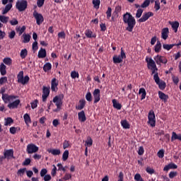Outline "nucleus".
I'll use <instances>...</instances> for the list:
<instances>
[{
  "label": "nucleus",
  "instance_id": "16",
  "mask_svg": "<svg viewBox=\"0 0 181 181\" xmlns=\"http://www.w3.org/2000/svg\"><path fill=\"white\" fill-rule=\"evenodd\" d=\"M57 86H59V81L56 78H52L51 81V90L52 91L57 92Z\"/></svg>",
  "mask_w": 181,
  "mask_h": 181
},
{
  "label": "nucleus",
  "instance_id": "32",
  "mask_svg": "<svg viewBox=\"0 0 181 181\" xmlns=\"http://www.w3.org/2000/svg\"><path fill=\"white\" fill-rule=\"evenodd\" d=\"M139 94H141V100H145L146 98V90L144 88H141L139 90Z\"/></svg>",
  "mask_w": 181,
  "mask_h": 181
},
{
  "label": "nucleus",
  "instance_id": "12",
  "mask_svg": "<svg viewBox=\"0 0 181 181\" xmlns=\"http://www.w3.org/2000/svg\"><path fill=\"white\" fill-rule=\"evenodd\" d=\"M154 60L156 63L158 65H160V63H162L163 64H166V63H168V59H166V57H165L164 56H160L159 54L154 57Z\"/></svg>",
  "mask_w": 181,
  "mask_h": 181
},
{
  "label": "nucleus",
  "instance_id": "61",
  "mask_svg": "<svg viewBox=\"0 0 181 181\" xmlns=\"http://www.w3.org/2000/svg\"><path fill=\"white\" fill-rule=\"evenodd\" d=\"M172 78L174 84H176V85L179 84V77L175 76V75H173L172 76Z\"/></svg>",
  "mask_w": 181,
  "mask_h": 181
},
{
  "label": "nucleus",
  "instance_id": "55",
  "mask_svg": "<svg viewBox=\"0 0 181 181\" xmlns=\"http://www.w3.org/2000/svg\"><path fill=\"white\" fill-rule=\"evenodd\" d=\"M151 4V0H146L144 3L141 5V8H148V6Z\"/></svg>",
  "mask_w": 181,
  "mask_h": 181
},
{
  "label": "nucleus",
  "instance_id": "22",
  "mask_svg": "<svg viewBox=\"0 0 181 181\" xmlns=\"http://www.w3.org/2000/svg\"><path fill=\"white\" fill-rule=\"evenodd\" d=\"M169 25H171L172 29L174 30L175 33H177V29H179L180 24L177 21H169Z\"/></svg>",
  "mask_w": 181,
  "mask_h": 181
},
{
  "label": "nucleus",
  "instance_id": "26",
  "mask_svg": "<svg viewBox=\"0 0 181 181\" xmlns=\"http://www.w3.org/2000/svg\"><path fill=\"white\" fill-rule=\"evenodd\" d=\"M121 11H122V7H121V6H117L115 8V11L113 12V16L118 18V16H119V13Z\"/></svg>",
  "mask_w": 181,
  "mask_h": 181
},
{
  "label": "nucleus",
  "instance_id": "6",
  "mask_svg": "<svg viewBox=\"0 0 181 181\" xmlns=\"http://www.w3.org/2000/svg\"><path fill=\"white\" fill-rule=\"evenodd\" d=\"M16 8L19 12H23L28 8V1L26 0L18 1L16 4Z\"/></svg>",
  "mask_w": 181,
  "mask_h": 181
},
{
  "label": "nucleus",
  "instance_id": "17",
  "mask_svg": "<svg viewBox=\"0 0 181 181\" xmlns=\"http://www.w3.org/2000/svg\"><path fill=\"white\" fill-rule=\"evenodd\" d=\"M4 156L6 157V159H9L10 158L15 159V156H13V149L6 150L4 153Z\"/></svg>",
  "mask_w": 181,
  "mask_h": 181
},
{
  "label": "nucleus",
  "instance_id": "40",
  "mask_svg": "<svg viewBox=\"0 0 181 181\" xmlns=\"http://www.w3.org/2000/svg\"><path fill=\"white\" fill-rule=\"evenodd\" d=\"M3 62L6 66H11L12 64V59L9 57L4 58Z\"/></svg>",
  "mask_w": 181,
  "mask_h": 181
},
{
  "label": "nucleus",
  "instance_id": "57",
  "mask_svg": "<svg viewBox=\"0 0 181 181\" xmlns=\"http://www.w3.org/2000/svg\"><path fill=\"white\" fill-rule=\"evenodd\" d=\"M69 146H70V142L67 140H64V141L63 143L64 149H67V148H69Z\"/></svg>",
  "mask_w": 181,
  "mask_h": 181
},
{
  "label": "nucleus",
  "instance_id": "62",
  "mask_svg": "<svg viewBox=\"0 0 181 181\" xmlns=\"http://www.w3.org/2000/svg\"><path fill=\"white\" fill-rule=\"evenodd\" d=\"M177 134L176 132H173L172 136H171V142H173V141H175V139H177Z\"/></svg>",
  "mask_w": 181,
  "mask_h": 181
},
{
  "label": "nucleus",
  "instance_id": "8",
  "mask_svg": "<svg viewBox=\"0 0 181 181\" xmlns=\"http://www.w3.org/2000/svg\"><path fill=\"white\" fill-rule=\"evenodd\" d=\"M148 124L151 125V127H156V117H155V112L153 110H150L148 112Z\"/></svg>",
  "mask_w": 181,
  "mask_h": 181
},
{
  "label": "nucleus",
  "instance_id": "10",
  "mask_svg": "<svg viewBox=\"0 0 181 181\" xmlns=\"http://www.w3.org/2000/svg\"><path fill=\"white\" fill-rule=\"evenodd\" d=\"M152 16H153V12L148 11V12H146V13H144L141 18L138 20V22L139 23L146 22V21H148V19H149Z\"/></svg>",
  "mask_w": 181,
  "mask_h": 181
},
{
  "label": "nucleus",
  "instance_id": "5",
  "mask_svg": "<svg viewBox=\"0 0 181 181\" xmlns=\"http://www.w3.org/2000/svg\"><path fill=\"white\" fill-rule=\"evenodd\" d=\"M18 78V83H20L21 84H23V86H25V84H28L29 83V80H30V78H29V76H25L23 77V71H21L18 73L17 75Z\"/></svg>",
  "mask_w": 181,
  "mask_h": 181
},
{
  "label": "nucleus",
  "instance_id": "43",
  "mask_svg": "<svg viewBox=\"0 0 181 181\" xmlns=\"http://www.w3.org/2000/svg\"><path fill=\"white\" fill-rule=\"evenodd\" d=\"M92 4L96 9H98L100 8V4H101V1L100 0H93Z\"/></svg>",
  "mask_w": 181,
  "mask_h": 181
},
{
  "label": "nucleus",
  "instance_id": "58",
  "mask_svg": "<svg viewBox=\"0 0 181 181\" xmlns=\"http://www.w3.org/2000/svg\"><path fill=\"white\" fill-rule=\"evenodd\" d=\"M8 81V77L4 76L0 78V86H2L4 83H6Z\"/></svg>",
  "mask_w": 181,
  "mask_h": 181
},
{
  "label": "nucleus",
  "instance_id": "37",
  "mask_svg": "<svg viewBox=\"0 0 181 181\" xmlns=\"http://www.w3.org/2000/svg\"><path fill=\"white\" fill-rule=\"evenodd\" d=\"M23 119H24V121H25L26 125H28V124H30V122H32V120H30V116H29V114H28V113L24 115Z\"/></svg>",
  "mask_w": 181,
  "mask_h": 181
},
{
  "label": "nucleus",
  "instance_id": "24",
  "mask_svg": "<svg viewBox=\"0 0 181 181\" xmlns=\"http://www.w3.org/2000/svg\"><path fill=\"white\" fill-rule=\"evenodd\" d=\"M47 56L46 49L43 48H40L38 52L37 57L38 59H45Z\"/></svg>",
  "mask_w": 181,
  "mask_h": 181
},
{
  "label": "nucleus",
  "instance_id": "19",
  "mask_svg": "<svg viewBox=\"0 0 181 181\" xmlns=\"http://www.w3.org/2000/svg\"><path fill=\"white\" fill-rule=\"evenodd\" d=\"M158 97L160 100H162L165 103H168V100H169V95L165 94V93L162 91H158Z\"/></svg>",
  "mask_w": 181,
  "mask_h": 181
},
{
  "label": "nucleus",
  "instance_id": "21",
  "mask_svg": "<svg viewBox=\"0 0 181 181\" xmlns=\"http://www.w3.org/2000/svg\"><path fill=\"white\" fill-rule=\"evenodd\" d=\"M85 35L88 39H91L93 37V38L97 37V35L95 33H93V31L90 29H87V30H85Z\"/></svg>",
  "mask_w": 181,
  "mask_h": 181
},
{
  "label": "nucleus",
  "instance_id": "47",
  "mask_svg": "<svg viewBox=\"0 0 181 181\" xmlns=\"http://www.w3.org/2000/svg\"><path fill=\"white\" fill-rule=\"evenodd\" d=\"M154 9H156V11L160 9V2L159 1V0L155 1Z\"/></svg>",
  "mask_w": 181,
  "mask_h": 181
},
{
  "label": "nucleus",
  "instance_id": "35",
  "mask_svg": "<svg viewBox=\"0 0 181 181\" xmlns=\"http://www.w3.org/2000/svg\"><path fill=\"white\" fill-rule=\"evenodd\" d=\"M160 49H162V44L160 41H157V43L154 47V50L156 53H159V52H160Z\"/></svg>",
  "mask_w": 181,
  "mask_h": 181
},
{
  "label": "nucleus",
  "instance_id": "4",
  "mask_svg": "<svg viewBox=\"0 0 181 181\" xmlns=\"http://www.w3.org/2000/svg\"><path fill=\"white\" fill-rule=\"evenodd\" d=\"M153 80L155 83L158 85L160 90H163L166 88V83L163 81H160V78H159V74L156 73L154 74Z\"/></svg>",
  "mask_w": 181,
  "mask_h": 181
},
{
  "label": "nucleus",
  "instance_id": "14",
  "mask_svg": "<svg viewBox=\"0 0 181 181\" xmlns=\"http://www.w3.org/2000/svg\"><path fill=\"white\" fill-rule=\"evenodd\" d=\"M49 94H50V88L43 86L42 95L43 103H45V101L47 100V97H49Z\"/></svg>",
  "mask_w": 181,
  "mask_h": 181
},
{
  "label": "nucleus",
  "instance_id": "56",
  "mask_svg": "<svg viewBox=\"0 0 181 181\" xmlns=\"http://www.w3.org/2000/svg\"><path fill=\"white\" fill-rule=\"evenodd\" d=\"M37 103H39V100H35V101L30 103L31 108L33 110H35V108L37 107Z\"/></svg>",
  "mask_w": 181,
  "mask_h": 181
},
{
  "label": "nucleus",
  "instance_id": "3",
  "mask_svg": "<svg viewBox=\"0 0 181 181\" xmlns=\"http://www.w3.org/2000/svg\"><path fill=\"white\" fill-rule=\"evenodd\" d=\"M63 100H64V95L63 93L59 94L54 97L52 101L54 103L57 108H62L63 105Z\"/></svg>",
  "mask_w": 181,
  "mask_h": 181
},
{
  "label": "nucleus",
  "instance_id": "54",
  "mask_svg": "<svg viewBox=\"0 0 181 181\" xmlns=\"http://www.w3.org/2000/svg\"><path fill=\"white\" fill-rule=\"evenodd\" d=\"M79 74H78V72H76V71H73L71 73V78H78L79 77Z\"/></svg>",
  "mask_w": 181,
  "mask_h": 181
},
{
  "label": "nucleus",
  "instance_id": "41",
  "mask_svg": "<svg viewBox=\"0 0 181 181\" xmlns=\"http://www.w3.org/2000/svg\"><path fill=\"white\" fill-rule=\"evenodd\" d=\"M20 56L21 59H25L28 56V49H24L21 51Z\"/></svg>",
  "mask_w": 181,
  "mask_h": 181
},
{
  "label": "nucleus",
  "instance_id": "39",
  "mask_svg": "<svg viewBox=\"0 0 181 181\" xmlns=\"http://www.w3.org/2000/svg\"><path fill=\"white\" fill-rule=\"evenodd\" d=\"M174 46H176V44H171V45H168V44H163V47L165 50H170V49H173Z\"/></svg>",
  "mask_w": 181,
  "mask_h": 181
},
{
  "label": "nucleus",
  "instance_id": "27",
  "mask_svg": "<svg viewBox=\"0 0 181 181\" xmlns=\"http://www.w3.org/2000/svg\"><path fill=\"white\" fill-rule=\"evenodd\" d=\"M112 60H113V63L115 64H118L119 63H122L123 59L121 58V57L119 55H115L112 57Z\"/></svg>",
  "mask_w": 181,
  "mask_h": 181
},
{
  "label": "nucleus",
  "instance_id": "31",
  "mask_svg": "<svg viewBox=\"0 0 181 181\" xmlns=\"http://www.w3.org/2000/svg\"><path fill=\"white\" fill-rule=\"evenodd\" d=\"M0 73L2 76H6V65L4 63L0 64Z\"/></svg>",
  "mask_w": 181,
  "mask_h": 181
},
{
  "label": "nucleus",
  "instance_id": "1",
  "mask_svg": "<svg viewBox=\"0 0 181 181\" xmlns=\"http://www.w3.org/2000/svg\"><path fill=\"white\" fill-rule=\"evenodd\" d=\"M123 22L125 25H127L126 30L128 32H132L134 30V28H135V25H136L135 18L128 12L123 15Z\"/></svg>",
  "mask_w": 181,
  "mask_h": 181
},
{
  "label": "nucleus",
  "instance_id": "25",
  "mask_svg": "<svg viewBox=\"0 0 181 181\" xmlns=\"http://www.w3.org/2000/svg\"><path fill=\"white\" fill-rule=\"evenodd\" d=\"M86 100H79V105L78 106L76 107V110H78L79 111L83 110V108H84V107H86Z\"/></svg>",
  "mask_w": 181,
  "mask_h": 181
},
{
  "label": "nucleus",
  "instance_id": "36",
  "mask_svg": "<svg viewBox=\"0 0 181 181\" xmlns=\"http://www.w3.org/2000/svg\"><path fill=\"white\" fill-rule=\"evenodd\" d=\"M5 123L4 125L5 127H8V125H11V124H13V119H12V117H7L5 118Z\"/></svg>",
  "mask_w": 181,
  "mask_h": 181
},
{
  "label": "nucleus",
  "instance_id": "23",
  "mask_svg": "<svg viewBox=\"0 0 181 181\" xmlns=\"http://www.w3.org/2000/svg\"><path fill=\"white\" fill-rule=\"evenodd\" d=\"M170 169H177V165L173 163H170L164 167L163 170L164 172H168Z\"/></svg>",
  "mask_w": 181,
  "mask_h": 181
},
{
  "label": "nucleus",
  "instance_id": "33",
  "mask_svg": "<svg viewBox=\"0 0 181 181\" xmlns=\"http://www.w3.org/2000/svg\"><path fill=\"white\" fill-rule=\"evenodd\" d=\"M112 104H113V107L116 110H121V108H122V105H121V103L117 102V100L115 99L112 100Z\"/></svg>",
  "mask_w": 181,
  "mask_h": 181
},
{
  "label": "nucleus",
  "instance_id": "48",
  "mask_svg": "<svg viewBox=\"0 0 181 181\" xmlns=\"http://www.w3.org/2000/svg\"><path fill=\"white\" fill-rule=\"evenodd\" d=\"M26 30V27L23 25L21 28H16V31L18 32V35L21 36L23 32Z\"/></svg>",
  "mask_w": 181,
  "mask_h": 181
},
{
  "label": "nucleus",
  "instance_id": "53",
  "mask_svg": "<svg viewBox=\"0 0 181 181\" xmlns=\"http://www.w3.org/2000/svg\"><path fill=\"white\" fill-rule=\"evenodd\" d=\"M86 145H87V146H93V139H91V137L88 136L87 138V141H86Z\"/></svg>",
  "mask_w": 181,
  "mask_h": 181
},
{
  "label": "nucleus",
  "instance_id": "34",
  "mask_svg": "<svg viewBox=\"0 0 181 181\" xmlns=\"http://www.w3.org/2000/svg\"><path fill=\"white\" fill-rule=\"evenodd\" d=\"M49 153H52L54 156H57V155H60L61 151L60 149L52 148L48 151Z\"/></svg>",
  "mask_w": 181,
  "mask_h": 181
},
{
  "label": "nucleus",
  "instance_id": "51",
  "mask_svg": "<svg viewBox=\"0 0 181 181\" xmlns=\"http://www.w3.org/2000/svg\"><path fill=\"white\" fill-rule=\"evenodd\" d=\"M134 180L135 181H144V178H142V176H141V174H139V173H136L134 175Z\"/></svg>",
  "mask_w": 181,
  "mask_h": 181
},
{
  "label": "nucleus",
  "instance_id": "50",
  "mask_svg": "<svg viewBox=\"0 0 181 181\" xmlns=\"http://www.w3.org/2000/svg\"><path fill=\"white\" fill-rule=\"evenodd\" d=\"M157 156H158L160 159H162V158L165 156V150H159L158 152L157 153Z\"/></svg>",
  "mask_w": 181,
  "mask_h": 181
},
{
  "label": "nucleus",
  "instance_id": "28",
  "mask_svg": "<svg viewBox=\"0 0 181 181\" xmlns=\"http://www.w3.org/2000/svg\"><path fill=\"white\" fill-rule=\"evenodd\" d=\"M42 69L45 71V73L50 71V70H52V64L50 62H47L45 64H44Z\"/></svg>",
  "mask_w": 181,
  "mask_h": 181
},
{
  "label": "nucleus",
  "instance_id": "29",
  "mask_svg": "<svg viewBox=\"0 0 181 181\" xmlns=\"http://www.w3.org/2000/svg\"><path fill=\"white\" fill-rule=\"evenodd\" d=\"M11 9H12V4L9 3L8 4H6L4 9L2 11V15H6Z\"/></svg>",
  "mask_w": 181,
  "mask_h": 181
},
{
  "label": "nucleus",
  "instance_id": "63",
  "mask_svg": "<svg viewBox=\"0 0 181 181\" xmlns=\"http://www.w3.org/2000/svg\"><path fill=\"white\" fill-rule=\"evenodd\" d=\"M37 5L38 8H42V6L45 5V0H37Z\"/></svg>",
  "mask_w": 181,
  "mask_h": 181
},
{
  "label": "nucleus",
  "instance_id": "38",
  "mask_svg": "<svg viewBox=\"0 0 181 181\" xmlns=\"http://www.w3.org/2000/svg\"><path fill=\"white\" fill-rule=\"evenodd\" d=\"M23 43H29L30 42V35L29 34H23Z\"/></svg>",
  "mask_w": 181,
  "mask_h": 181
},
{
  "label": "nucleus",
  "instance_id": "30",
  "mask_svg": "<svg viewBox=\"0 0 181 181\" xmlns=\"http://www.w3.org/2000/svg\"><path fill=\"white\" fill-rule=\"evenodd\" d=\"M121 125L124 128V129H129V128H131V125L127 119L122 120Z\"/></svg>",
  "mask_w": 181,
  "mask_h": 181
},
{
  "label": "nucleus",
  "instance_id": "45",
  "mask_svg": "<svg viewBox=\"0 0 181 181\" xmlns=\"http://www.w3.org/2000/svg\"><path fill=\"white\" fill-rule=\"evenodd\" d=\"M69 159V150H66L62 154V160L64 162Z\"/></svg>",
  "mask_w": 181,
  "mask_h": 181
},
{
  "label": "nucleus",
  "instance_id": "20",
  "mask_svg": "<svg viewBox=\"0 0 181 181\" xmlns=\"http://www.w3.org/2000/svg\"><path fill=\"white\" fill-rule=\"evenodd\" d=\"M161 37L164 40H166V39H168V37H169V28H164L162 29Z\"/></svg>",
  "mask_w": 181,
  "mask_h": 181
},
{
  "label": "nucleus",
  "instance_id": "42",
  "mask_svg": "<svg viewBox=\"0 0 181 181\" xmlns=\"http://www.w3.org/2000/svg\"><path fill=\"white\" fill-rule=\"evenodd\" d=\"M86 100L88 101V103H91L93 101V95H91V92H88L86 94Z\"/></svg>",
  "mask_w": 181,
  "mask_h": 181
},
{
  "label": "nucleus",
  "instance_id": "46",
  "mask_svg": "<svg viewBox=\"0 0 181 181\" xmlns=\"http://www.w3.org/2000/svg\"><path fill=\"white\" fill-rule=\"evenodd\" d=\"M26 172V168H21L17 171L18 176H23Z\"/></svg>",
  "mask_w": 181,
  "mask_h": 181
},
{
  "label": "nucleus",
  "instance_id": "9",
  "mask_svg": "<svg viewBox=\"0 0 181 181\" xmlns=\"http://www.w3.org/2000/svg\"><path fill=\"white\" fill-rule=\"evenodd\" d=\"M146 60L148 63V69L152 71V74H155V71H158V68L156 67L155 61H153L152 58H150L149 61H148V58H146Z\"/></svg>",
  "mask_w": 181,
  "mask_h": 181
},
{
  "label": "nucleus",
  "instance_id": "15",
  "mask_svg": "<svg viewBox=\"0 0 181 181\" xmlns=\"http://www.w3.org/2000/svg\"><path fill=\"white\" fill-rule=\"evenodd\" d=\"M8 102L9 104L7 105L8 108H9V110H15V108H18V107H19V105L21 104V100L18 99L16 100L13 102Z\"/></svg>",
  "mask_w": 181,
  "mask_h": 181
},
{
  "label": "nucleus",
  "instance_id": "64",
  "mask_svg": "<svg viewBox=\"0 0 181 181\" xmlns=\"http://www.w3.org/2000/svg\"><path fill=\"white\" fill-rule=\"evenodd\" d=\"M69 179H71V174L66 173L63 177V180H69Z\"/></svg>",
  "mask_w": 181,
  "mask_h": 181
},
{
  "label": "nucleus",
  "instance_id": "18",
  "mask_svg": "<svg viewBox=\"0 0 181 181\" xmlns=\"http://www.w3.org/2000/svg\"><path fill=\"white\" fill-rule=\"evenodd\" d=\"M78 118L80 122H86L87 121V117H86V112L82 110L78 113Z\"/></svg>",
  "mask_w": 181,
  "mask_h": 181
},
{
  "label": "nucleus",
  "instance_id": "13",
  "mask_svg": "<svg viewBox=\"0 0 181 181\" xmlns=\"http://www.w3.org/2000/svg\"><path fill=\"white\" fill-rule=\"evenodd\" d=\"M93 95L94 98L93 104H97V103H100V100H101L100 89H95L93 92Z\"/></svg>",
  "mask_w": 181,
  "mask_h": 181
},
{
  "label": "nucleus",
  "instance_id": "11",
  "mask_svg": "<svg viewBox=\"0 0 181 181\" xmlns=\"http://www.w3.org/2000/svg\"><path fill=\"white\" fill-rule=\"evenodd\" d=\"M27 153L30 154V153H36L39 151V147L33 144H30L27 146Z\"/></svg>",
  "mask_w": 181,
  "mask_h": 181
},
{
  "label": "nucleus",
  "instance_id": "49",
  "mask_svg": "<svg viewBox=\"0 0 181 181\" xmlns=\"http://www.w3.org/2000/svg\"><path fill=\"white\" fill-rule=\"evenodd\" d=\"M8 19H9V17L0 16V21L2 22V23H8Z\"/></svg>",
  "mask_w": 181,
  "mask_h": 181
},
{
  "label": "nucleus",
  "instance_id": "2",
  "mask_svg": "<svg viewBox=\"0 0 181 181\" xmlns=\"http://www.w3.org/2000/svg\"><path fill=\"white\" fill-rule=\"evenodd\" d=\"M0 94H2L1 99L3 100L4 104H8V103H11V101L18 98V96L16 95H8L7 93H5V87L1 88Z\"/></svg>",
  "mask_w": 181,
  "mask_h": 181
},
{
  "label": "nucleus",
  "instance_id": "60",
  "mask_svg": "<svg viewBox=\"0 0 181 181\" xmlns=\"http://www.w3.org/2000/svg\"><path fill=\"white\" fill-rule=\"evenodd\" d=\"M47 174V170L46 168H43L40 171V176L41 177H44Z\"/></svg>",
  "mask_w": 181,
  "mask_h": 181
},
{
  "label": "nucleus",
  "instance_id": "59",
  "mask_svg": "<svg viewBox=\"0 0 181 181\" xmlns=\"http://www.w3.org/2000/svg\"><path fill=\"white\" fill-rule=\"evenodd\" d=\"M37 49H39V47L37 46V42L35 41L33 43V50L34 53H35V52H36L37 50Z\"/></svg>",
  "mask_w": 181,
  "mask_h": 181
},
{
  "label": "nucleus",
  "instance_id": "7",
  "mask_svg": "<svg viewBox=\"0 0 181 181\" xmlns=\"http://www.w3.org/2000/svg\"><path fill=\"white\" fill-rule=\"evenodd\" d=\"M33 16L36 21L37 25H40L43 23V22H45V18H43V15L38 13L36 10L33 11Z\"/></svg>",
  "mask_w": 181,
  "mask_h": 181
},
{
  "label": "nucleus",
  "instance_id": "52",
  "mask_svg": "<svg viewBox=\"0 0 181 181\" xmlns=\"http://www.w3.org/2000/svg\"><path fill=\"white\" fill-rule=\"evenodd\" d=\"M142 13H144V10L141 8H139L136 13V18H139L142 16Z\"/></svg>",
  "mask_w": 181,
  "mask_h": 181
},
{
  "label": "nucleus",
  "instance_id": "44",
  "mask_svg": "<svg viewBox=\"0 0 181 181\" xmlns=\"http://www.w3.org/2000/svg\"><path fill=\"white\" fill-rule=\"evenodd\" d=\"M107 19H110L112 16V8L111 7H108L106 11Z\"/></svg>",
  "mask_w": 181,
  "mask_h": 181
}]
</instances>
